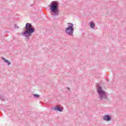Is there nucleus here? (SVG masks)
<instances>
[{
	"label": "nucleus",
	"instance_id": "obj_1",
	"mask_svg": "<svg viewBox=\"0 0 126 126\" xmlns=\"http://www.w3.org/2000/svg\"><path fill=\"white\" fill-rule=\"evenodd\" d=\"M51 15L53 16H58L60 12L59 11V2L57 1H52L48 5Z\"/></svg>",
	"mask_w": 126,
	"mask_h": 126
},
{
	"label": "nucleus",
	"instance_id": "obj_2",
	"mask_svg": "<svg viewBox=\"0 0 126 126\" xmlns=\"http://www.w3.org/2000/svg\"><path fill=\"white\" fill-rule=\"evenodd\" d=\"M25 29H26V31L22 33V35L25 36L26 39H28V40H29V37L32 35V33L35 32V29L32 28V25L29 23L26 24Z\"/></svg>",
	"mask_w": 126,
	"mask_h": 126
},
{
	"label": "nucleus",
	"instance_id": "obj_3",
	"mask_svg": "<svg viewBox=\"0 0 126 126\" xmlns=\"http://www.w3.org/2000/svg\"><path fill=\"white\" fill-rule=\"evenodd\" d=\"M97 87V92L98 95V98L101 100V101H107L108 100V95H107V94H106V92L103 90V89L101 86H100V84H97L96 85Z\"/></svg>",
	"mask_w": 126,
	"mask_h": 126
},
{
	"label": "nucleus",
	"instance_id": "obj_4",
	"mask_svg": "<svg viewBox=\"0 0 126 126\" xmlns=\"http://www.w3.org/2000/svg\"><path fill=\"white\" fill-rule=\"evenodd\" d=\"M67 24L68 27L66 28L65 30V33L67 35H68V36H72L74 32V29L73 28L74 25L70 23H68Z\"/></svg>",
	"mask_w": 126,
	"mask_h": 126
},
{
	"label": "nucleus",
	"instance_id": "obj_5",
	"mask_svg": "<svg viewBox=\"0 0 126 126\" xmlns=\"http://www.w3.org/2000/svg\"><path fill=\"white\" fill-rule=\"evenodd\" d=\"M102 119L105 122H110L112 121V115L110 114L104 115L102 117Z\"/></svg>",
	"mask_w": 126,
	"mask_h": 126
},
{
	"label": "nucleus",
	"instance_id": "obj_6",
	"mask_svg": "<svg viewBox=\"0 0 126 126\" xmlns=\"http://www.w3.org/2000/svg\"><path fill=\"white\" fill-rule=\"evenodd\" d=\"M51 110H52V111H56V112H61L63 111V108L61 107L59 105H57L56 107H52Z\"/></svg>",
	"mask_w": 126,
	"mask_h": 126
},
{
	"label": "nucleus",
	"instance_id": "obj_7",
	"mask_svg": "<svg viewBox=\"0 0 126 126\" xmlns=\"http://www.w3.org/2000/svg\"><path fill=\"white\" fill-rule=\"evenodd\" d=\"M2 60L4 61V63H7L8 65H10L11 63L8 61V60L5 59V58H3V57H1Z\"/></svg>",
	"mask_w": 126,
	"mask_h": 126
},
{
	"label": "nucleus",
	"instance_id": "obj_8",
	"mask_svg": "<svg viewBox=\"0 0 126 126\" xmlns=\"http://www.w3.org/2000/svg\"><path fill=\"white\" fill-rule=\"evenodd\" d=\"M90 28H92V29H94V28H95V24H94V23L93 22H91L90 23Z\"/></svg>",
	"mask_w": 126,
	"mask_h": 126
},
{
	"label": "nucleus",
	"instance_id": "obj_9",
	"mask_svg": "<svg viewBox=\"0 0 126 126\" xmlns=\"http://www.w3.org/2000/svg\"><path fill=\"white\" fill-rule=\"evenodd\" d=\"M4 96L2 95H0V100L1 101H4Z\"/></svg>",
	"mask_w": 126,
	"mask_h": 126
},
{
	"label": "nucleus",
	"instance_id": "obj_10",
	"mask_svg": "<svg viewBox=\"0 0 126 126\" xmlns=\"http://www.w3.org/2000/svg\"><path fill=\"white\" fill-rule=\"evenodd\" d=\"M33 96L34 97V98H39V97H40V95L37 94H33Z\"/></svg>",
	"mask_w": 126,
	"mask_h": 126
},
{
	"label": "nucleus",
	"instance_id": "obj_11",
	"mask_svg": "<svg viewBox=\"0 0 126 126\" xmlns=\"http://www.w3.org/2000/svg\"><path fill=\"white\" fill-rule=\"evenodd\" d=\"M15 28H19V27H18V26H17V25H14Z\"/></svg>",
	"mask_w": 126,
	"mask_h": 126
},
{
	"label": "nucleus",
	"instance_id": "obj_12",
	"mask_svg": "<svg viewBox=\"0 0 126 126\" xmlns=\"http://www.w3.org/2000/svg\"><path fill=\"white\" fill-rule=\"evenodd\" d=\"M67 90H69V91L70 90V89L69 88H67Z\"/></svg>",
	"mask_w": 126,
	"mask_h": 126
}]
</instances>
